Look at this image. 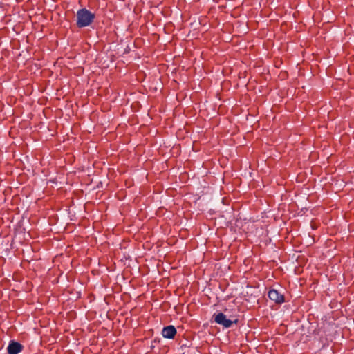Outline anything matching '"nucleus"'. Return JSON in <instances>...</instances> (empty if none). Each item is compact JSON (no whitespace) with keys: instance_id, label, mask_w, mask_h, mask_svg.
<instances>
[{"instance_id":"obj_1","label":"nucleus","mask_w":354,"mask_h":354,"mask_svg":"<svg viewBox=\"0 0 354 354\" xmlns=\"http://www.w3.org/2000/svg\"><path fill=\"white\" fill-rule=\"evenodd\" d=\"M76 24L78 28L88 26L94 20L95 15L86 8L77 10L76 14Z\"/></svg>"},{"instance_id":"obj_2","label":"nucleus","mask_w":354,"mask_h":354,"mask_svg":"<svg viewBox=\"0 0 354 354\" xmlns=\"http://www.w3.org/2000/svg\"><path fill=\"white\" fill-rule=\"evenodd\" d=\"M214 322L222 326L224 328H230L233 324H236L238 320L235 319L234 321L229 319L226 317V315L223 313H218L217 314L214 315Z\"/></svg>"},{"instance_id":"obj_3","label":"nucleus","mask_w":354,"mask_h":354,"mask_svg":"<svg viewBox=\"0 0 354 354\" xmlns=\"http://www.w3.org/2000/svg\"><path fill=\"white\" fill-rule=\"evenodd\" d=\"M22 349L23 346L20 343L13 340L9 342L7 347L8 354H18L22 351Z\"/></svg>"},{"instance_id":"obj_4","label":"nucleus","mask_w":354,"mask_h":354,"mask_svg":"<svg viewBox=\"0 0 354 354\" xmlns=\"http://www.w3.org/2000/svg\"><path fill=\"white\" fill-rule=\"evenodd\" d=\"M268 297L277 304H281L284 301V296L274 289L268 292Z\"/></svg>"},{"instance_id":"obj_5","label":"nucleus","mask_w":354,"mask_h":354,"mask_svg":"<svg viewBox=\"0 0 354 354\" xmlns=\"http://www.w3.org/2000/svg\"><path fill=\"white\" fill-rule=\"evenodd\" d=\"M176 329L172 325L165 326L162 328V335L165 338L173 339L174 337V336L176 335Z\"/></svg>"}]
</instances>
